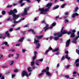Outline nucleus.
Returning a JSON list of instances; mask_svg holds the SVG:
<instances>
[{"mask_svg": "<svg viewBox=\"0 0 79 79\" xmlns=\"http://www.w3.org/2000/svg\"><path fill=\"white\" fill-rule=\"evenodd\" d=\"M8 13L9 15H13L12 16H13V19L11 20V21H13V23L14 24H16V23H19V21L17 22L16 21V19H18V18L19 17V15H17L14 14L13 11V10H11L10 12H9Z\"/></svg>", "mask_w": 79, "mask_h": 79, "instance_id": "obj_1", "label": "nucleus"}, {"mask_svg": "<svg viewBox=\"0 0 79 79\" xmlns=\"http://www.w3.org/2000/svg\"><path fill=\"white\" fill-rule=\"evenodd\" d=\"M21 76L22 77H24L25 76H26L27 77H28L29 76L28 74L27 73V72L25 71V70H24L22 72Z\"/></svg>", "mask_w": 79, "mask_h": 79, "instance_id": "obj_2", "label": "nucleus"}, {"mask_svg": "<svg viewBox=\"0 0 79 79\" xmlns=\"http://www.w3.org/2000/svg\"><path fill=\"white\" fill-rule=\"evenodd\" d=\"M27 10H28V8H25L24 9V12L22 14V16H24L27 15Z\"/></svg>", "mask_w": 79, "mask_h": 79, "instance_id": "obj_3", "label": "nucleus"}, {"mask_svg": "<svg viewBox=\"0 0 79 79\" xmlns=\"http://www.w3.org/2000/svg\"><path fill=\"white\" fill-rule=\"evenodd\" d=\"M61 34H67L68 35H70L71 31L68 32L65 30H64L62 33H61Z\"/></svg>", "mask_w": 79, "mask_h": 79, "instance_id": "obj_4", "label": "nucleus"}, {"mask_svg": "<svg viewBox=\"0 0 79 79\" xmlns=\"http://www.w3.org/2000/svg\"><path fill=\"white\" fill-rule=\"evenodd\" d=\"M39 10L41 11L40 14H47V12H46L44 13V12H45L44 9V8H39Z\"/></svg>", "mask_w": 79, "mask_h": 79, "instance_id": "obj_5", "label": "nucleus"}, {"mask_svg": "<svg viewBox=\"0 0 79 79\" xmlns=\"http://www.w3.org/2000/svg\"><path fill=\"white\" fill-rule=\"evenodd\" d=\"M46 24V26L43 28V29L44 30V32H46V31H47V30H48V27L49 26V25H48V24L47 23Z\"/></svg>", "mask_w": 79, "mask_h": 79, "instance_id": "obj_6", "label": "nucleus"}, {"mask_svg": "<svg viewBox=\"0 0 79 79\" xmlns=\"http://www.w3.org/2000/svg\"><path fill=\"white\" fill-rule=\"evenodd\" d=\"M70 41H71V40L70 39H69L66 42L65 44H66V47H68L69 45V43H70Z\"/></svg>", "mask_w": 79, "mask_h": 79, "instance_id": "obj_7", "label": "nucleus"}, {"mask_svg": "<svg viewBox=\"0 0 79 79\" xmlns=\"http://www.w3.org/2000/svg\"><path fill=\"white\" fill-rule=\"evenodd\" d=\"M43 36H44L42 35L39 36L37 35H36L35 36V37L37 39H42V38H43Z\"/></svg>", "mask_w": 79, "mask_h": 79, "instance_id": "obj_8", "label": "nucleus"}, {"mask_svg": "<svg viewBox=\"0 0 79 79\" xmlns=\"http://www.w3.org/2000/svg\"><path fill=\"white\" fill-rule=\"evenodd\" d=\"M24 37H22V38H21L18 40L19 42H21V43H22L23 42V40H24Z\"/></svg>", "mask_w": 79, "mask_h": 79, "instance_id": "obj_9", "label": "nucleus"}, {"mask_svg": "<svg viewBox=\"0 0 79 79\" xmlns=\"http://www.w3.org/2000/svg\"><path fill=\"white\" fill-rule=\"evenodd\" d=\"M52 5V3H48V4H47V5L45 6L46 7H48V8H50V7Z\"/></svg>", "mask_w": 79, "mask_h": 79, "instance_id": "obj_10", "label": "nucleus"}, {"mask_svg": "<svg viewBox=\"0 0 79 79\" xmlns=\"http://www.w3.org/2000/svg\"><path fill=\"white\" fill-rule=\"evenodd\" d=\"M28 32H32V33L34 34H36V32L32 29H30V30L28 31Z\"/></svg>", "mask_w": 79, "mask_h": 79, "instance_id": "obj_11", "label": "nucleus"}, {"mask_svg": "<svg viewBox=\"0 0 79 79\" xmlns=\"http://www.w3.org/2000/svg\"><path fill=\"white\" fill-rule=\"evenodd\" d=\"M70 37L71 38H74L75 37V35H74V33L71 32V31H70Z\"/></svg>", "mask_w": 79, "mask_h": 79, "instance_id": "obj_12", "label": "nucleus"}, {"mask_svg": "<svg viewBox=\"0 0 79 79\" xmlns=\"http://www.w3.org/2000/svg\"><path fill=\"white\" fill-rule=\"evenodd\" d=\"M4 44H5V45L7 46V47H9V45L8 44V43L6 42H5L4 43H2V44H1V45H3Z\"/></svg>", "mask_w": 79, "mask_h": 79, "instance_id": "obj_13", "label": "nucleus"}, {"mask_svg": "<svg viewBox=\"0 0 79 79\" xmlns=\"http://www.w3.org/2000/svg\"><path fill=\"white\" fill-rule=\"evenodd\" d=\"M8 32H9V31H7L5 33V34H6V35H7V36L8 38L9 39H10V33H8Z\"/></svg>", "mask_w": 79, "mask_h": 79, "instance_id": "obj_14", "label": "nucleus"}, {"mask_svg": "<svg viewBox=\"0 0 79 79\" xmlns=\"http://www.w3.org/2000/svg\"><path fill=\"white\" fill-rule=\"evenodd\" d=\"M39 42V40H36V39L35 38L34 39V42H33L34 44H35L36 45L38 42Z\"/></svg>", "mask_w": 79, "mask_h": 79, "instance_id": "obj_15", "label": "nucleus"}, {"mask_svg": "<svg viewBox=\"0 0 79 79\" xmlns=\"http://www.w3.org/2000/svg\"><path fill=\"white\" fill-rule=\"evenodd\" d=\"M79 15V14L77 13H75L73 14L72 15V17L74 18H75V16H78Z\"/></svg>", "mask_w": 79, "mask_h": 79, "instance_id": "obj_16", "label": "nucleus"}, {"mask_svg": "<svg viewBox=\"0 0 79 79\" xmlns=\"http://www.w3.org/2000/svg\"><path fill=\"white\" fill-rule=\"evenodd\" d=\"M52 51V52H57V51H59V48H56L55 49L53 50Z\"/></svg>", "mask_w": 79, "mask_h": 79, "instance_id": "obj_17", "label": "nucleus"}, {"mask_svg": "<svg viewBox=\"0 0 79 79\" xmlns=\"http://www.w3.org/2000/svg\"><path fill=\"white\" fill-rule=\"evenodd\" d=\"M73 41H72V42L73 43V44H77V40H75V39L73 38Z\"/></svg>", "mask_w": 79, "mask_h": 79, "instance_id": "obj_18", "label": "nucleus"}, {"mask_svg": "<svg viewBox=\"0 0 79 79\" xmlns=\"http://www.w3.org/2000/svg\"><path fill=\"white\" fill-rule=\"evenodd\" d=\"M46 74L48 76H51V75H52L51 73H50L48 71L46 72Z\"/></svg>", "mask_w": 79, "mask_h": 79, "instance_id": "obj_19", "label": "nucleus"}, {"mask_svg": "<svg viewBox=\"0 0 79 79\" xmlns=\"http://www.w3.org/2000/svg\"><path fill=\"white\" fill-rule=\"evenodd\" d=\"M31 66H33L34 65V64L35 63V62L34 61L32 60V61L31 62Z\"/></svg>", "mask_w": 79, "mask_h": 79, "instance_id": "obj_20", "label": "nucleus"}, {"mask_svg": "<svg viewBox=\"0 0 79 79\" xmlns=\"http://www.w3.org/2000/svg\"><path fill=\"white\" fill-rule=\"evenodd\" d=\"M58 8H59V6L57 5V6H56L55 7H54L53 8V10H56V9H58Z\"/></svg>", "mask_w": 79, "mask_h": 79, "instance_id": "obj_21", "label": "nucleus"}, {"mask_svg": "<svg viewBox=\"0 0 79 79\" xmlns=\"http://www.w3.org/2000/svg\"><path fill=\"white\" fill-rule=\"evenodd\" d=\"M31 69V67H29V68H27V70L28 71V72L29 73L32 71V70H30Z\"/></svg>", "mask_w": 79, "mask_h": 79, "instance_id": "obj_22", "label": "nucleus"}, {"mask_svg": "<svg viewBox=\"0 0 79 79\" xmlns=\"http://www.w3.org/2000/svg\"><path fill=\"white\" fill-rule=\"evenodd\" d=\"M13 12H14V14H15V13H18V11L16 10V9H14L13 10Z\"/></svg>", "mask_w": 79, "mask_h": 79, "instance_id": "obj_23", "label": "nucleus"}, {"mask_svg": "<svg viewBox=\"0 0 79 79\" xmlns=\"http://www.w3.org/2000/svg\"><path fill=\"white\" fill-rule=\"evenodd\" d=\"M53 39H54L55 40H58L59 39V38L58 37H55L53 38Z\"/></svg>", "mask_w": 79, "mask_h": 79, "instance_id": "obj_24", "label": "nucleus"}, {"mask_svg": "<svg viewBox=\"0 0 79 79\" xmlns=\"http://www.w3.org/2000/svg\"><path fill=\"white\" fill-rule=\"evenodd\" d=\"M66 5V3L64 4H63L62 5V6H61V8H64V7Z\"/></svg>", "mask_w": 79, "mask_h": 79, "instance_id": "obj_25", "label": "nucleus"}, {"mask_svg": "<svg viewBox=\"0 0 79 79\" xmlns=\"http://www.w3.org/2000/svg\"><path fill=\"white\" fill-rule=\"evenodd\" d=\"M79 8L77 7L75 8V10L74 11V13H75V12H76L77 11V10H78Z\"/></svg>", "mask_w": 79, "mask_h": 79, "instance_id": "obj_26", "label": "nucleus"}, {"mask_svg": "<svg viewBox=\"0 0 79 79\" xmlns=\"http://www.w3.org/2000/svg\"><path fill=\"white\" fill-rule=\"evenodd\" d=\"M65 58V56H63L61 59V61H63V60H64Z\"/></svg>", "mask_w": 79, "mask_h": 79, "instance_id": "obj_27", "label": "nucleus"}, {"mask_svg": "<svg viewBox=\"0 0 79 79\" xmlns=\"http://www.w3.org/2000/svg\"><path fill=\"white\" fill-rule=\"evenodd\" d=\"M2 15H5V14H6V12L5 11H2Z\"/></svg>", "mask_w": 79, "mask_h": 79, "instance_id": "obj_28", "label": "nucleus"}, {"mask_svg": "<svg viewBox=\"0 0 79 79\" xmlns=\"http://www.w3.org/2000/svg\"><path fill=\"white\" fill-rule=\"evenodd\" d=\"M29 25H30L29 24H27L25 26L23 27V28H25V27H29Z\"/></svg>", "mask_w": 79, "mask_h": 79, "instance_id": "obj_29", "label": "nucleus"}, {"mask_svg": "<svg viewBox=\"0 0 79 79\" xmlns=\"http://www.w3.org/2000/svg\"><path fill=\"white\" fill-rule=\"evenodd\" d=\"M37 58V56H34V57H33V58H32V61H34V60H35V58Z\"/></svg>", "mask_w": 79, "mask_h": 79, "instance_id": "obj_30", "label": "nucleus"}, {"mask_svg": "<svg viewBox=\"0 0 79 79\" xmlns=\"http://www.w3.org/2000/svg\"><path fill=\"white\" fill-rule=\"evenodd\" d=\"M65 58H67V59H68V60L70 59V57H68V55H65Z\"/></svg>", "mask_w": 79, "mask_h": 79, "instance_id": "obj_31", "label": "nucleus"}, {"mask_svg": "<svg viewBox=\"0 0 79 79\" xmlns=\"http://www.w3.org/2000/svg\"><path fill=\"white\" fill-rule=\"evenodd\" d=\"M47 70L46 69H44L42 70V73H47Z\"/></svg>", "mask_w": 79, "mask_h": 79, "instance_id": "obj_32", "label": "nucleus"}, {"mask_svg": "<svg viewBox=\"0 0 79 79\" xmlns=\"http://www.w3.org/2000/svg\"><path fill=\"white\" fill-rule=\"evenodd\" d=\"M40 47V44H38L37 45H36V48H39Z\"/></svg>", "mask_w": 79, "mask_h": 79, "instance_id": "obj_33", "label": "nucleus"}, {"mask_svg": "<svg viewBox=\"0 0 79 79\" xmlns=\"http://www.w3.org/2000/svg\"><path fill=\"white\" fill-rule=\"evenodd\" d=\"M78 62H79V59H78L75 60V63L76 64L77 63H78Z\"/></svg>", "mask_w": 79, "mask_h": 79, "instance_id": "obj_34", "label": "nucleus"}, {"mask_svg": "<svg viewBox=\"0 0 79 79\" xmlns=\"http://www.w3.org/2000/svg\"><path fill=\"white\" fill-rule=\"evenodd\" d=\"M16 55H17V56L16 57H15V59L16 60H17V59H18V58H19V54H16Z\"/></svg>", "mask_w": 79, "mask_h": 79, "instance_id": "obj_35", "label": "nucleus"}, {"mask_svg": "<svg viewBox=\"0 0 79 79\" xmlns=\"http://www.w3.org/2000/svg\"><path fill=\"white\" fill-rule=\"evenodd\" d=\"M56 25V23H52L51 25V26L52 27H53V26H55Z\"/></svg>", "mask_w": 79, "mask_h": 79, "instance_id": "obj_36", "label": "nucleus"}, {"mask_svg": "<svg viewBox=\"0 0 79 79\" xmlns=\"http://www.w3.org/2000/svg\"><path fill=\"white\" fill-rule=\"evenodd\" d=\"M62 34L60 35V34H58V36H57V37L58 38L59 37H61V36H62Z\"/></svg>", "mask_w": 79, "mask_h": 79, "instance_id": "obj_37", "label": "nucleus"}, {"mask_svg": "<svg viewBox=\"0 0 79 79\" xmlns=\"http://www.w3.org/2000/svg\"><path fill=\"white\" fill-rule=\"evenodd\" d=\"M11 7H12V5H8L6 6V8H10Z\"/></svg>", "mask_w": 79, "mask_h": 79, "instance_id": "obj_38", "label": "nucleus"}, {"mask_svg": "<svg viewBox=\"0 0 79 79\" xmlns=\"http://www.w3.org/2000/svg\"><path fill=\"white\" fill-rule=\"evenodd\" d=\"M59 34V32L54 34V36H56V35H57V36Z\"/></svg>", "mask_w": 79, "mask_h": 79, "instance_id": "obj_39", "label": "nucleus"}, {"mask_svg": "<svg viewBox=\"0 0 79 79\" xmlns=\"http://www.w3.org/2000/svg\"><path fill=\"white\" fill-rule=\"evenodd\" d=\"M23 0H20L19 1V3H20V4H21V3H22L23 2Z\"/></svg>", "mask_w": 79, "mask_h": 79, "instance_id": "obj_40", "label": "nucleus"}, {"mask_svg": "<svg viewBox=\"0 0 79 79\" xmlns=\"http://www.w3.org/2000/svg\"><path fill=\"white\" fill-rule=\"evenodd\" d=\"M78 38H79V35H78L77 37H75V38H74L73 39H75V40H77Z\"/></svg>", "mask_w": 79, "mask_h": 79, "instance_id": "obj_41", "label": "nucleus"}, {"mask_svg": "<svg viewBox=\"0 0 79 79\" xmlns=\"http://www.w3.org/2000/svg\"><path fill=\"white\" fill-rule=\"evenodd\" d=\"M26 31H22V34L23 35H24V34H26Z\"/></svg>", "mask_w": 79, "mask_h": 79, "instance_id": "obj_42", "label": "nucleus"}, {"mask_svg": "<svg viewBox=\"0 0 79 79\" xmlns=\"http://www.w3.org/2000/svg\"><path fill=\"white\" fill-rule=\"evenodd\" d=\"M53 50V49L52 47H49L48 50L49 51V50Z\"/></svg>", "mask_w": 79, "mask_h": 79, "instance_id": "obj_43", "label": "nucleus"}, {"mask_svg": "<svg viewBox=\"0 0 79 79\" xmlns=\"http://www.w3.org/2000/svg\"><path fill=\"white\" fill-rule=\"evenodd\" d=\"M42 23H44V24H47L46 23H45V20H43L41 21Z\"/></svg>", "mask_w": 79, "mask_h": 79, "instance_id": "obj_44", "label": "nucleus"}, {"mask_svg": "<svg viewBox=\"0 0 79 79\" xmlns=\"http://www.w3.org/2000/svg\"><path fill=\"white\" fill-rule=\"evenodd\" d=\"M16 47H19V46H21V44L19 43L18 44H16Z\"/></svg>", "mask_w": 79, "mask_h": 79, "instance_id": "obj_45", "label": "nucleus"}, {"mask_svg": "<svg viewBox=\"0 0 79 79\" xmlns=\"http://www.w3.org/2000/svg\"><path fill=\"white\" fill-rule=\"evenodd\" d=\"M65 21V23L66 24V23H68V22H69V21H68V20H67V19H65L64 20Z\"/></svg>", "mask_w": 79, "mask_h": 79, "instance_id": "obj_46", "label": "nucleus"}, {"mask_svg": "<svg viewBox=\"0 0 79 79\" xmlns=\"http://www.w3.org/2000/svg\"><path fill=\"white\" fill-rule=\"evenodd\" d=\"M59 53H60V52L59 51L55 53L54 55H59Z\"/></svg>", "mask_w": 79, "mask_h": 79, "instance_id": "obj_47", "label": "nucleus"}, {"mask_svg": "<svg viewBox=\"0 0 79 79\" xmlns=\"http://www.w3.org/2000/svg\"><path fill=\"white\" fill-rule=\"evenodd\" d=\"M34 54L35 56H37V52L36 51H34Z\"/></svg>", "mask_w": 79, "mask_h": 79, "instance_id": "obj_48", "label": "nucleus"}, {"mask_svg": "<svg viewBox=\"0 0 79 79\" xmlns=\"http://www.w3.org/2000/svg\"><path fill=\"white\" fill-rule=\"evenodd\" d=\"M46 69L47 71H49V67H46Z\"/></svg>", "mask_w": 79, "mask_h": 79, "instance_id": "obj_49", "label": "nucleus"}, {"mask_svg": "<svg viewBox=\"0 0 79 79\" xmlns=\"http://www.w3.org/2000/svg\"><path fill=\"white\" fill-rule=\"evenodd\" d=\"M65 78H67V79H68V78H69V77L68 75H65Z\"/></svg>", "mask_w": 79, "mask_h": 79, "instance_id": "obj_50", "label": "nucleus"}, {"mask_svg": "<svg viewBox=\"0 0 79 79\" xmlns=\"http://www.w3.org/2000/svg\"><path fill=\"white\" fill-rule=\"evenodd\" d=\"M63 29H64V27H62V29L61 31H60V33H62L63 31Z\"/></svg>", "mask_w": 79, "mask_h": 79, "instance_id": "obj_51", "label": "nucleus"}, {"mask_svg": "<svg viewBox=\"0 0 79 79\" xmlns=\"http://www.w3.org/2000/svg\"><path fill=\"white\" fill-rule=\"evenodd\" d=\"M49 11V10L48 8H46L44 9V11Z\"/></svg>", "mask_w": 79, "mask_h": 79, "instance_id": "obj_52", "label": "nucleus"}, {"mask_svg": "<svg viewBox=\"0 0 79 79\" xmlns=\"http://www.w3.org/2000/svg\"><path fill=\"white\" fill-rule=\"evenodd\" d=\"M43 60H44V59H41L39 60H38V61H41L42 62L43 61Z\"/></svg>", "mask_w": 79, "mask_h": 79, "instance_id": "obj_53", "label": "nucleus"}, {"mask_svg": "<svg viewBox=\"0 0 79 79\" xmlns=\"http://www.w3.org/2000/svg\"><path fill=\"white\" fill-rule=\"evenodd\" d=\"M27 2H28V3H31V1L30 0H27Z\"/></svg>", "mask_w": 79, "mask_h": 79, "instance_id": "obj_54", "label": "nucleus"}, {"mask_svg": "<svg viewBox=\"0 0 79 79\" xmlns=\"http://www.w3.org/2000/svg\"><path fill=\"white\" fill-rule=\"evenodd\" d=\"M10 73V72H7L5 73V74H9Z\"/></svg>", "mask_w": 79, "mask_h": 79, "instance_id": "obj_55", "label": "nucleus"}, {"mask_svg": "<svg viewBox=\"0 0 79 79\" xmlns=\"http://www.w3.org/2000/svg\"><path fill=\"white\" fill-rule=\"evenodd\" d=\"M53 37L52 36H51L50 37H49V39L50 40H52V38H53Z\"/></svg>", "mask_w": 79, "mask_h": 79, "instance_id": "obj_56", "label": "nucleus"}, {"mask_svg": "<svg viewBox=\"0 0 79 79\" xmlns=\"http://www.w3.org/2000/svg\"><path fill=\"white\" fill-rule=\"evenodd\" d=\"M18 71V70L17 69H15L14 71V73H16Z\"/></svg>", "mask_w": 79, "mask_h": 79, "instance_id": "obj_57", "label": "nucleus"}, {"mask_svg": "<svg viewBox=\"0 0 79 79\" xmlns=\"http://www.w3.org/2000/svg\"><path fill=\"white\" fill-rule=\"evenodd\" d=\"M53 29V27L51 25V26L49 27L48 29Z\"/></svg>", "mask_w": 79, "mask_h": 79, "instance_id": "obj_58", "label": "nucleus"}, {"mask_svg": "<svg viewBox=\"0 0 79 79\" xmlns=\"http://www.w3.org/2000/svg\"><path fill=\"white\" fill-rule=\"evenodd\" d=\"M70 66H71V65H67L66 66V68H69Z\"/></svg>", "mask_w": 79, "mask_h": 79, "instance_id": "obj_59", "label": "nucleus"}, {"mask_svg": "<svg viewBox=\"0 0 79 79\" xmlns=\"http://www.w3.org/2000/svg\"><path fill=\"white\" fill-rule=\"evenodd\" d=\"M24 5H25V3H22L21 4V6H24Z\"/></svg>", "mask_w": 79, "mask_h": 79, "instance_id": "obj_60", "label": "nucleus"}, {"mask_svg": "<svg viewBox=\"0 0 79 79\" xmlns=\"http://www.w3.org/2000/svg\"><path fill=\"white\" fill-rule=\"evenodd\" d=\"M13 56V54H10L9 55V57H11V56Z\"/></svg>", "mask_w": 79, "mask_h": 79, "instance_id": "obj_61", "label": "nucleus"}, {"mask_svg": "<svg viewBox=\"0 0 79 79\" xmlns=\"http://www.w3.org/2000/svg\"><path fill=\"white\" fill-rule=\"evenodd\" d=\"M72 33H74V32H76V30H74L72 31Z\"/></svg>", "mask_w": 79, "mask_h": 79, "instance_id": "obj_62", "label": "nucleus"}, {"mask_svg": "<svg viewBox=\"0 0 79 79\" xmlns=\"http://www.w3.org/2000/svg\"><path fill=\"white\" fill-rule=\"evenodd\" d=\"M49 52V51L48 50H46V51L45 52V54H47V53Z\"/></svg>", "mask_w": 79, "mask_h": 79, "instance_id": "obj_63", "label": "nucleus"}, {"mask_svg": "<svg viewBox=\"0 0 79 79\" xmlns=\"http://www.w3.org/2000/svg\"><path fill=\"white\" fill-rule=\"evenodd\" d=\"M76 52L77 53V54L79 55V50H77L76 51Z\"/></svg>", "mask_w": 79, "mask_h": 79, "instance_id": "obj_64", "label": "nucleus"}]
</instances>
